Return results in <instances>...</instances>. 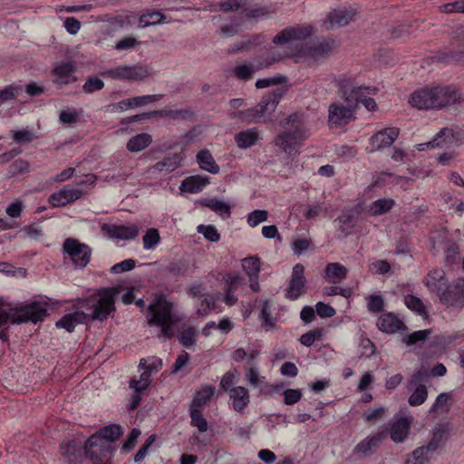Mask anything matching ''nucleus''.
<instances>
[{"instance_id":"obj_1","label":"nucleus","mask_w":464,"mask_h":464,"mask_svg":"<svg viewBox=\"0 0 464 464\" xmlns=\"http://www.w3.org/2000/svg\"><path fill=\"white\" fill-rule=\"evenodd\" d=\"M118 294L117 288L103 287L96 294H93L81 301L80 306L84 311L64 314L55 325L57 328H63L68 333H72L77 324H85L88 319L103 322L115 311V296Z\"/></svg>"},{"instance_id":"obj_2","label":"nucleus","mask_w":464,"mask_h":464,"mask_svg":"<svg viewBox=\"0 0 464 464\" xmlns=\"http://www.w3.org/2000/svg\"><path fill=\"white\" fill-rule=\"evenodd\" d=\"M409 103L419 110H440L464 103V93L450 85L426 86L413 92Z\"/></svg>"},{"instance_id":"obj_3","label":"nucleus","mask_w":464,"mask_h":464,"mask_svg":"<svg viewBox=\"0 0 464 464\" xmlns=\"http://www.w3.org/2000/svg\"><path fill=\"white\" fill-rule=\"evenodd\" d=\"M123 434L122 427L119 424L105 426L92 434L85 442L84 450L92 463L112 457L115 450L111 445Z\"/></svg>"},{"instance_id":"obj_4","label":"nucleus","mask_w":464,"mask_h":464,"mask_svg":"<svg viewBox=\"0 0 464 464\" xmlns=\"http://www.w3.org/2000/svg\"><path fill=\"white\" fill-rule=\"evenodd\" d=\"M48 315L46 308L38 301L26 304L24 305L4 308V302L0 298V327L7 324L9 322L13 324L31 322L36 324L44 321Z\"/></svg>"},{"instance_id":"obj_5","label":"nucleus","mask_w":464,"mask_h":464,"mask_svg":"<svg viewBox=\"0 0 464 464\" xmlns=\"http://www.w3.org/2000/svg\"><path fill=\"white\" fill-rule=\"evenodd\" d=\"M148 313L150 314L149 325L160 327V334L166 338H171L174 335L175 319L172 314V304L165 295L156 297L150 304Z\"/></svg>"},{"instance_id":"obj_6","label":"nucleus","mask_w":464,"mask_h":464,"mask_svg":"<svg viewBox=\"0 0 464 464\" xmlns=\"http://www.w3.org/2000/svg\"><path fill=\"white\" fill-rule=\"evenodd\" d=\"M286 89L279 87L273 92L263 96L261 101L253 108L244 111H239L236 117L242 121H251L254 119L259 118L265 113H271L275 111L276 106L280 102L282 97L285 94Z\"/></svg>"},{"instance_id":"obj_7","label":"nucleus","mask_w":464,"mask_h":464,"mask_svg":"<svg viewBox=\"0 0 464 464\" xmlns=\"http://www.w3.org/2000/svg\"><path fill=\"white\" fill-rule=\"evenodd\" d=\"M343 99L345 103L334 102L328 108V123L331 127H343L356 119V101L348 97Z\"/></svg>"},{"instance_id":"obj_8","label":"nucleus","mask_w":464,"mask_h":464,"mask_svg":"<svg viewBox=\"0 0 464 464\" xmlns=\"http://www.w3.org/2000/svg\"><path fill=\"white\" fill-rule=\"evenodd\" d=\"M429 380V370L423 365L416 371L408 381L406 388L412 393L408 399L411 406H420L423 404L428 398V389L426 383Z\"/></svg>"},{"instance_id":"obj_9","label":"nucleus","mask_w":464,"mask_h":464,"mask_svg":"<svg viewBox=\"0 0 464 464\" xmlns=\"http://www.w3.org/2000/svg\"><path fill=\"white\" fill-rule=\"evenodd\" d=\"M149 69L146 66L135 65H119L114 68L108 69L102 72L103 77L112 80L121 81H142L149 76Z\"/></svg>"},{"instance_id":"obj_10","label":"nucleus","mask_w":464,"mask_h":464,"mask_svg":"<svg viewBox=\"0 0 464 464\" xmlns=\"http://www.w3.org/2000/svg\"><path fill=\"white\" fill-rule=\"evenodd\" d=\"M309 133L301 125H295L294 128H288L279 133L275 144L280 147L285 153L291 154L303 140L307 139Z\"/></svg>"},{"instance_id":"obj_11","label":"nucleus","mask_w":464,"mask_h":464,"mask_svg":"<svg viewBox=\"0 0 464 464\" xmlns=\"http://www.w3.org/2000/svg\"><path fill=\"white\" fill-rule=\"evenodd\" d=\"M63 248L64 253L70 256L75 267L83 268L89 264L92 255V249L89 246L79 242L75 238L69 237L64 240Z\"/></svg>"},{"instance_id":"obj_12","label":"nucleus","mask_w":464,"mask_h":464,"mask_svg":"<svg viewBox=\"0 0 464 464\" xmlns=\"http://www.w3.org/2000/svg\"><path fill=\"white\" fill-rule=\"evenodd\" d=\"M437 295L441 304L462 308L464 306V278H458L452 284L448 283Z\"/></svg>"},{"instance_id":"obj_13","label":"nucleus","mask_w":464,"mask_h":464,"mask_svg":"<svg viewBox=\"0 0 464 464\" xmlns=\"http://www.w3.org/2000/svg\"><path fill=\"white\" fill-rule=\"evenodd\" d=\"M285 292V298L290 301H295L305 294L306 278L304 276V267L302 264L294 266L288 285Z\"/></svg>"},{"instance_id":"obj_14","label":"nucleus","mask_w":464,"mask_h":464,"mask_svg":"<svg viewBox=\"0 0 464 464\" xmlns=\"http://www.w3.org/2000/svg\"><path fill=\"white\" fill-rule=\"evenodd\" d=\"M280 59V55H276L274 53H270L266 59L259 60L257 65L249 63L235 66L232 70V75L239 81L247 82L253 78L254 74L259 69L268 68Z\"/></svg>"},{"instance_id":"obj_15","label":"nucleus","mask_w":464,"mask_h":464,"mask_svg":"<svg viewBox=\"0 0 464 464\" xmlns=\"http://www.w3.org/2000/svg\"><path fill=\"white\" fill-rule=\"evenodd\" d=\"M360 214V204L351 209L343 210L342 212V214L335 219V222H338L339 224L337 231L340 233V237H346L353 233V229L357 224Z\"/></svg>"},{"instance_id":"obj_16","label":"nucleus","mask_w":464,"mask_h":464,"mask_svg":"<svg viewBox=\"0 0 464 464\" xmlns=\"http://www.w3.org/2000/svg\"><path fill=\"white\" fill-rule=\"evenodd\" d=\"M102 230L110 238L118 240H131L135 239L140 233L138 226L131 225H109L104 224Z\"/></svg>"},{"instance_id":"obj_17","label":"nucleus","mask_w":464,"mask_h":464,"mask_svg":"<svg viewBox=\"0 0 464 464\" xmlns=\"http://www.w3.org/2000/svg\"><path fill=\"white\" fill-rule=\"evenodd\" d=\"M387 435L388 433L385 430H382L366 437L355 446L353 452L361 456L372 454L380 448Z\"/></svg>"},{"instance_id":"obj_18","label":"nucleus","mask_w":464,"mask_h":464,"mask_svg":"<svg viewBox=\"0 0 464 464\" xmlns=\"http://www.w3.org/2000/svg\"><path fill=\"white\" fill-rule=\"evenodd\" d=\"M390 437L392 440L395 443L403 442L410 432L411 430V421L406 417H401L395 415L390 422Z\"/></svg>"},{"instance_id":"obj_19","label":"nucleus","mask_w":464,"mask_h":464,"mask_svg":"<svg viewBox=\"0 0 464 464\" xmlns=\"http://www.w3.org/2000/svg\"><path fill=\"white\" fill-rule=\"evenodd\" d=\"M309 27H287L279 32L274 38L273 44L285 45L294 40H301L311 34Z\"/></svg>"},{"instance_id":"obj_20","label":"nucleus","mask_w":464,"mask_h":464,"mask_svg":"<svg viewBox=\"0 0 464 464\" xmlns=\"http://www.w3.org/2000/svg\"><path fill=\"white\" fill-rule=\"evenodd\" d=\"M399 136V129L394 127L385 128L373 134L370 142L373 150H381L389 148Z\"/></svg>"},{"instance_id":"obj_21","label":"nucleus","mask_w":464,"mask_h":464,"mask_svg":"<svg viewBox=\"0 0 464 464\" xmlns=\"http://www.w3.org/2000/svg\"><path fill=\"white\" fill-rule=\"evenodd\" d=\"M75 71L76 66L72 62L63 63L56 66L53 70V74L55 75L54 83L59 88H62L63 85L75 82L77 81L76 77L73 75Z\"/></svg>"},{"instance_id":"obj_22","label":"nucleus","mask_w":464,"mask_h":464,"mask_svg":"<svg viewBox=\"0 0 464 464\" xmlns=\"http://www.w3.org/2000/svg\"><path fill=\"white\" fill-rule=\"evenodd\" d=\"M81 196L82 191L80 189L73 188L68 185L51 194L49 197V202L53 207L65 206L68 203L79 199Z\"/></svg>"},{"instance_id":"obj_23","label":"nucleus","mask_w":464,"mask_h":464,"mask_svg":"<svg viewBox=\"0 0 464 464\" xmlns=\"http://www.w3.org/2000/svg\"><path fill=\"white\" fill-rule=\"evenodd\" d=\"M377 327L386 334H393L404 327L403 322L392 312L382 314L377 321Z\"/></svg>"},{"instance_id":"obj_24","label":"nucleus","mask_w":464,"mask_h":464,"mask_svg":"<svg viewBox=\"0 0 464 464\" xmlns=\"http://www.w3.org/2000/svg\"><path fill=\"white\" fill-rule=\"evenodd\" d=\"M229 397L232 401L234 411L242 412L250 403L248 390L243 386L233 387L229 390Z\"/></svg>"},{"instance_id":"obj_25","label":"nucleus","mask_w":464,"mask_h":464,"mask_svg":"<svg viewBox=\"0 0 464 464\" xmlns=\"http://www.w3.org/2000/svg\"><path fill=\"white\" fill-rule=\"evenodd\" d=\"M334 82L340 88L342 98H353L354 95L362 90H366L364 86L357 85L353 79L346 77L345 75H339L334 78Z\"/></svg>"},{"instance_id":"obj_26","label":"nucleus","mask_w":464,"mask_h":464,"mask_svg":"<svg viewBox=\"0 0 464 464\" xmlns=\"http://www.w3.org/2000/svg\"><path fill=\"white\" fill-rule=\"evenodd\" d=\"M448 283L449 281L443 270L433 269L428 274L425 285L430 292L438 295L445 288Z\"/></svg>"},{"instance_id":"obj_27","label":"nucleus","mask_w":464,"mask_h":464,"mask_svg":"<svg viewBox=\"0 0 464 464\" xmlns=\"http://www.w3.org/2000/svg\"><path fill=\"white\" fill-rule=\"evenodd\" d=\"M163 97L162 94H149L142 96H136L130 99H126L119 102L115 106L123 111L129 108L143 106L151 102L160 101Z\"/></svg>"},{"instance_id":"obj_28","label":"nucleus","mask_w":464,"mask_h":464,"mask_svg":"<svg viewBox=\"0 0 464 464\" xmlns=\"http://www.w3.org/2000/svg\"><path fill=\"white\" fill-rule=\"evenodd\" d=\"M183 160L184 154L182 152L174 153L170 156L165 157L162 160L158 161L152 169L159 172L169 173L180 167Z\"/></svg>"},{"instance_id":"obj_29","label":"nucleus","mask_w":464,"mask_h":464,"mask_svg":"<svg viewBox=\"0 0 464 464\" xmlns=\"http://www.w3.org/2000/svg\"><path fill=\"white\" fill-rule=\"evenodd\" d=\"M395 204V200L391 198H378L367 207V212L372 217L384 215L390 212Z\"/></svg>"},{"instance_id":"obj_30","label":"nucleus","mask_w":464,"mask_h":464,"mask_svg":"<svg viewBox=\"0 0 464 464\" xmlns=\"http://www.w3.org/2000/svg\"><path fill=\"white\" fill-rule=\"evenodd\" d=\"M354 15L355 13L353 10H347L346 8L336 9L329 14L328 21L332 25L343 27L354 20Z\"/></svg>"},{"instance_id":"obj_31","label":"nucleus","mask_w":464,"mask_h":464,"mask_svg":"<svg viewBox=\"0 0 464 464\" xmlns=\"http://www.w3.org/2000/svg\"><path fill=\"white\" fill-rule=\"evenodd\" d=\"M208 179L200 175L188 177L181 182L180 189L188 193H198L209 182Z\"/></svg>"},{"instance_id":"obj_32","label":"nucleus","mask_w":464,"mask_h":464,"mask_svg":"<svg viewBox=\"0 0 464 464\" xmlns=\"http://www.w3.org/2000/svg\"><path fill=\"white\" fill-rule=\"evenodd\" d=\"M197 161L199 167L209 173L217 174L219 172V166L215 161L212 154L207 149L201 150L197 153Z\"/></svg>"},{"instance_id":"obj_33","label":"nucleus","mask_w":464,"mask_h":464,"mask_svg":"<svg viewBox=\"0 0 464 464\" xmlns=\"http://www.w3.org/2000/svg\"><path fill=\"white\" fill-rule=\"evenodd\" d=\"M324 272L330 283L337 284L346 278L348 269L340 263H329L326 265Z\"/></svg>"},{"instance_id":"obj_34","label":"nucleus","mask_w":464,"mask_h":464,"mask_svg":"<svg viewBox=\"0 0 464 464\" xmlns=\"http://www.w3.org/2000/svg\"><path fill=\"white\" fill-rule=\"evenodd\" d=\"M215 393V387L212 385H206L200 390L197 391L191 401L190 408L201 410L211 399Z\"/></svg>"},{"instance_id":"obj_35","label":"nucleus","mask_w":464,"mask_h":464,"mask_svg":"<svg viewBox=\"0 0 464 464\" xmlns=\"http://www.w3.org/2000/svg\"><path fill=\"white\" fill-rule=\"evenodd\" d=\"M201 205L218 213L223 219L228 218L231 215V206L218 198H206Z\"/></svg>"},{"instance_id":"obj_36","label":"nucleus","mask_w":464,"mask_h":464,"mask_svg":"<svg viewBox=\"0 0 464 464\" xmlns=\"http://www.w3.org/2000/svg\"><path fill=\"white\" fill-rule=\"evenodd\" d=\"M235 140L238 148L248 149L256 143L258 132L256 128L242 130L236 135Z\"/></svg>"},{"instance_id":"obj_37","label":"nucleus","mask_w":464,"mask_h":464,"mask_svg":"<svg viewBox=\"0 0 464 464\" xmlns=\"http://www.w3.org/2000/svg\"><path fill=\"white\" fill-rule=\"evenodd\" d=\"M167 17L160 11H147L139 19V26L146 28L151 25L166 24Z\"/></svg>"},{"instance_id":"obj_38","label":"nucleus","mask_w":464,"mask_h":464,"mask_svg":"<svg viewBox=\"0 0 464 464\" xmlns=\"http://www.w3.org/2000/svg\"><path fill=\"white\" fill-rule=\"evenodd\" d=\"M453 141V131L452 130L449 128H443L441 129L434 137V139L426 143L425 145L427 148H444L448 147L450 144H451ZM424 144H420V146H423Z\"/></svg>"},{"instance_id":"obj_39","label":"nucleus","mask_w":464,"mask_h":464,"mask_svg":"<svg viewBox=\"0 0 464 464\" xmlns=\"http://www.w3.org/2000/svg\"><path fill=\"white\" fill-rule=\"evenodd\" d=\"M152 142V137L148 133H140L131 137L127 143V150L130 152H139L146 149Z\"/></svg>"},{"instance_id":"obj_40","label":"nucleus","mask_w":464,"mask_h":464,"mask_svg":"<svg viewBox=\"0 0 464 464\" xmlns=\"http://www.w3.org/2000/svg\"><path fill=\"white\" fill-rule=\"evenodd\" d=\"M434 453L426 446H420L412 451L411 458L404 464H429Z\"/></svg>"},{"instance_id":"obj_41","label":"nucleus","mask_w":464,"mask_h":464,"mask_svg":"<svg viewBox=\"0 0 464 464\" xmlns=\"http://www.w3.org/2000/svg\"><path fill=\"white\" fill-rule=\"evenodd\" d=\"M167 271L174 276H187L193 273V268L188 260L179 259L169 263Z\"/></svg>"},{"instance_id":"obj_42","label":"nucleus","mask_w":464,"mask_h":464,"mask_svg":"<svg viewBox=\"0 0 464 464\" xmlns=\"http://www.w3.org/2000/svg\"><path fill=\"white\" fill-rule=\"evenodd\" d=\"M404 304L410 310L422 318L426 319L428 317L429 314L426 306L420 297L414 295H407L404 296Z\"/></svg>"},{"instance_id":"obj_43","label":"nucleus","mask_w":464,"mask_h":464,"mask_svg":"<svg viewBox=\"0 0 464 464\" xmlns=\"http://www.w3.org/2000/svg\"><path fill=\"white\" fill-rule=\"evenodd\" d=\"M450 399H451V396L450 393H448V392L440 393L437 396L434 403L430 408L429 412L430 414L448 412L450 409Z\"/></svg>"},{"instance_id":"obj_44","label":"nucleus","mask_w":464,"mask_h":464,"mask_svg":"<svg viewBox=\"0 0 464 464\" xmlns=\"http://www.w3.org/2000/svg\"><path fill=\"white\" fill-rule=\"evenodd\" d=\"M242 267L249 278L258 277L260 272V259L256 256H248L242 259Z\"/></svg>"},{"instance_id":"obj_45","label":"nucleus","mask_w":464,"mask_h":464,"mask_svg":"<svg viewBox=\"0 0 464 464\" xmlns=\"http://www.w3.org/2000/svg\"><path fill=\"white\" fill-rule=\"evenodd\" d=\"M190 425L198 429V432H206L208 429L207 420L202 415V411L198 409H189Z\"/></svg>"},{"instance_id":"obj_46","label":"nucleus","mask_w":464,"mask_h":464,"mask_svg":"<svg viewBox=\"0 0 464 464\" xmlns=\"http://www.w3.org/2000/svg\"><path fill=\"white\" fill-rule=\"evenodd\" d=\"M333 44L334 41L318 42L309 47L308 53L314 58L323 57L332 51Z\"/></svg>"},{"instance_id":"obj_47","label":"nucleus","mask_w":464,"mask_h":464,"mask_svg":"<svg viewBox=\"0 0 464 464\" xmlns=\"http://www.w3.org/2000/svg\"><path fill=\"white\" fill-rule=\"evenodd\" d=\"M366 90H362L360 92L356 93L353 97V100L356 101V109L358 108L359 103H362L368 111H373L377 110V104L374 99L368 97L369 94V87H365Z\"/></svg>"},{"instance_id":"obj_48","label":"nucleus","mask_w":464,"mask_h":464,"mask_svg":"<svg viewBox=\"0 0 464 464\" xmlns=\"http://www.w3.org/2000/svg\"><path fill=\"white\" fill-rule=\"evenodd\" d=\"M431 334L430 329H424L420 331H415L402 338V342L407 345H413L420 342H425L430 334Z\"/></svg>"},{"instance_id":"obj_49","label":"nucleus","mask_w":464,"mask_h":464,"mask_svg":"<svg viewBox=\"0 0 464 464\" xmlns=\"http://www.w3.org/2000/svg\"><path fill=\"white\" fill-rule=\"evenodd\" d=\"M154 113H158V117H170L182 120H187L193 115L190 110H158Z\"/></svg>"},{"instance_id":"obj_50","label":"nucleus","mask_w":464,"mask_h":464,"mask_svg":"<svg viewBox=\"0 0 464 464\" xmlns=\"http://www.w3.org/2000/svg\"><path fill=\"white\" fill-rule=\"evenodd\" d=\"M143 247L147 250L153 249L160 240V233L156 228H149L143 236Z\"/></svg>"},{"instance_id":"obj_51","label":"nucleus","mask_w":464,"mask_h":464,"mask_svg":"<svg viewBox=\"0 0 464 464\" xmlns=\"http://www.w3.org/2000/svg\"><path fill=\"white\" fill-rule=\"evenodd\" d=\"M10 133L14 141L20 145L29 143L36 138L32 131L26 129L19 130H13L10 131Z\"/></svg>"},{"instance_id":"obj_52","label":"nucleus","mask_w":464,"mask_h":464,"mask_svg":"<svg viewBox=\"0 0 464 464\" xmlns=\"http://www.w3.org/2000/svg\"><path fill=\"white\" fill-rule=\"evenodd\" d=\"M178 339L184 347L189 348L197 342V332L195 328L188 327L179 335Z\"/></svg>"},{"instance_id":"obj_53","label":"nucleus","mask_w":464,"mask_h":464,"mask_svg":"<svg viewBox=\"0 0 464 464\" xmlns=\"http://www.w3.org/2000/svg\"><path fill=\"white\" fill-rule=\"evenodd\" d=\"M139 366L151 373L157 372L162 367V360L158 357L142 358L140 361Z\"/></svg>"},{"instance_id":"obj_54","label":"nucleus","mask_w":464,"mask_h":464,"mask_svg":"<svg viewBox=\"0 0 464 464\" xmlns=\"http://www.w3.org/2000/svg\"><path fill=\"white\" fill-rule=\"evenodd\" d=\"M287 82V77L282 74H277L269 78L258 79L256 82V87L257 89H263L273 85L283 84Z\"/></svg>"},{"instance_id":"obj_55","label":"nucleus","mask_w":464,"mask_h":464,"mask_svg":"<svg viewBox=\"0 0 464 464\" xmlns=\"http://www.w3.org/2000/svg\"><path fill=\"white\" fill-rule=\"evenodd\" d=\"M197 230L199 234H202L204 237L210 242H218L220 239V235L218 232L217 228L213 225H199L197 227Z\"/></svg>"},{"instance_id":"obj_56","label":"nucleus","mask_w":464,"mask_h":464,"mask_svg":"<svg viewBox=\"0 0 464 464\" xmlns=\"http://www.w3.org/2000/svg\"><path fill=\"white\" fill-rule=\"evenodd\" d=\"M22 86L9 85L0 90V105L5 102L14 100L22 92Z\"/></svg>"},{"instance_id":"obj_57","label":"nucleus","mask_w":464,"mask_h":464,"mask_svg":"<svg viewBox=\"0 0 464 464\" xmlns=\"http://www.w3.org/2000/svg\"><path fill=\"white\" fill-rule=\"evenodd\" d=\"M322 336H323V329L316 328L314 330L309 331V332L302 334L299 341L303 345L310 347L313 345V343L316 340L321 339Z\"/></svg>"},{"instance_id":"obj_58","label":"nucleus","mask_w":464,"mask_h":464,"mask_svg":"<svg viewBox=\"0 0 464 464\" xmlns=\"http://www.w3.org/2000/svg\"><path fill=\"white\" fill-rule=\"evenodd\" d=\"M104 82L102 80L96 76L88 77L82 85V90L85 93H92L96 91L103 89Z\"/></svg>"},{"instance_id":"obj_59","label":"nucleus","mask_w":464,"mask_h":464,"mask_svg":"<svg viewBox=\"0 0 464 464\" xmlns=\"http://www.w3.org/2000/svg\"><path fill=\"white\" fill-rule=\"evenodd\" d=\"M367 299V309L370 313L376 314L383 310L384 301L382 295H371Z\"/></svg>"},{"instance_id":"obj_60","label":"nucleus","mask_w":464,"mask_h":464,"mask_svg":"<svg viewBox=\"0 0 464 464\" xmlns=\"http://www.w3.org/2000/svg\"><path fill=\"white\" fill-rule=\"evenodd\" d=\"M268 218V213L264 209H256L250 212L247 216V223L251 227H256L261 222L266 221Z\"/></svg>"},{"instance_id":"obj_61","label":"nucleus","mask_w":464,"mask_h":464,"mask_svg":"<svg viewBox=\"0 0 464 464\" xmlns=\"http://www.w3.org/2000/svg\"><path fill=\"white\" fill-rule=\"evenodd\" d=\"M459 255V246L455 242H449L444 251L445 263L449 266L453 265Z\"/></svg>"},{"instance_id":"obj_62","label":"nucleus","mask_w":464,"mask_h":464,"mask_svg":"<svg viewBox=\"0 0 464 464\" xmlns=\"http://www.w3.org/2000/svg\"><path fill=\"white\" fill-rule=\"evenodd\" d=\"M224 279L227 285L226 289H228L230 292L237 291L239 286L245 284V279L238 275L227 274Z\"/></svg>"},{"instance_id":"obj_63","label":"nucleus","mask_w":464,"mask_h":464,"mask_svg":"<svg viewBox=\"0 0 464 464\" xmlns=\"http://www.w3.org/2000/svg\"><path fill=\"white\" fill-rule=\"evenodd\" d=\"M261 35H252L247 39H243L241 42L234 45L235 51L249 50L251 47L261 44Z\"/></svg>"},{"instance_id":"obj_64","label":"nucleus","mask_w":464,"mask_h":464,"mask_svg":"<svg viewBox=\"0 0 464 464\" xmlns=\"http://www.w3.org/2000/svg\"><path fill=\"white\" fill-rule=\"evenodd\" d=\"M246 4V0H225L218 3L220 10L225 13L237 11L243 8Z\"/></svg>"}]
</instances>
